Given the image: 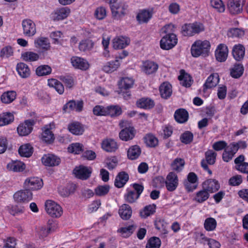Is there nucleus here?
<instances>
[{"label":"nucleus","mask_w":248,"mask_h":248,"mask_svg":"<svg viewBox=\"0 0 248 248\" xmlns=\"http://www.w3.org/2000/svg\"><path fill=\"white\" fill-rule=\"evenodd\" d=\"M210 48V43L208 41L198 40L192 45L191 53L194 57L200 56L205 57L209 55Z\"/></svg>","instance_id":"1"},{"label":"nucleus","mask_w":248,"mask_h":248,"mask_svg":"<svg viewBox=\"0 0 248 248\" xmlns=\"http://www.w3.org/2000/svg\"><path fill=\"white\" fill-rule=\"evenodd\" d=\"M204 30L203 25L200 23L195 22L186 24L182 27V33L184 36H193Z\"/></svg>","instance_id":"2"},{"label":"nucleus","mask_w":248,"mask_h":248,"mask_svg":"<svg viewBox=\"0 0 248 248\" xmlns=\"http://www.w3.org/2000/svg\"><path fill=\"white\" fill-rule=\"evenodd\" d=\"M109 186L108 185L98 186L94 189L95 194L98 196H104L108 192Z\"/></svg>","instance_id":"62"},{"label":"nucleus","mask_w":248,"mask_h":248,"mask_svg":"<svg viewBox=\"0 0 248 248\" xmlns=\"http://www.w3.org/2000/svg\"><path fill=\"white\" fill-rule=\"evenodd\" d=\"M71 62L75 68L82 70H86L89 67V64L86 60L77 56L72 57Z\"/></svg>","instance_id":"17"},{"label":"nucleus","mask_w":248,"mask_h":248,"mask_svg":"<svg viewBox=\"0 0 248 248\" xmlns=\"http://www.w3.org/2000/svg\"><path fill=\"white\" fill-rule=\"evenodd\" d=\"M219 82L218 76L217 74H212L208 77L204 84V89H210L215 87Z\"/></svg>","instance_id":"38"},{"label":"nucleus","mask_w":248,"mask_h":248,"mask_svg":"<svg viewBox=\"0 0 248 248\" xmlns=\"http://www.w3.org/2000/svg\"><path fill=\"white\" fill-rule=\"evenodd\" d=\"M161 245L160 239L156 237H151L148 241L146 248H159Z\"/></svg>","instance_id":"58"},{"label":"nucleus","mask_w":248,"mask_h":248,"mask_svg":"<svg viewBox=\"0 0 248 248\" xmlns=\"http://www.w3.org/2000/svg\"><path fill=\"white\" fill-rule=\"evenodd\" d=\"M138 107L144 109H150L155 106L154 102L148 98H142L137 102Z\"/></svg>","instance_id":"34"},{"label":"nucleus","mask_w":248,"mask_h":248,"mask_svg":"<svg viewBox=\"0 0 248 248\" xmlns=\"http://www.w3.org/2000/svg\"><path fill=\"white\" fill-rule=\"evenodd\" d=\"M102 148L108 152H112L118 148V145L114 140L107 139L103 141Z\"/></svg>","instance_id":"29"},{"label":"nucleus","mask_w":248,"mask_h":248,"mask_svg":"<svg viewBox=\"0 0 248 248\" xmlns=\"http://www.w3.org/2000/svg\"><path fill=\"white\" fill-rule=\"evenodd\" d=\"M39 57L38 54L31 51H27L21 54V58L25 61H36L39 59Z\"/></svg>","instance_id":"52"},{"label":"nucleus","mask_w":248,"mask_h":248,"mask_svg":"<svg viewBox=\"0 0 248 248\" xmlns=\"http://www.w3.org/2000/svg\"><path fill=\"white\" fill-rule=\"evenodd\" d=\"M140 196L136 193L135 191H129L124 195L125 201L129 203L134 202Z\"/></svg>","instance_id":"64"},{"label":"nucleus","mask_w":248,"mask_h":248,"mask_svg":"<svg viewBox=\"0 0 248 248\" xmlns=\"http://www.w3.org/2000/svg\"><path fill=\"white\" fill-rule=\"evenodd\" d=\"M132 209L130 206L126 204H123L119 210V214L124 220H127L130 218L132 215Z\"/></svg>","instance_id":"32"},{"label":"nucleus","mask_w":248,"mask_h":248,"mask_svg":"<svg viewBox=\"0 0 248 248\" xmlns=\"http://www.w3.org/2000/svg\"><path fill=\"white\" fill-rule=\"evenodd\" d=\"M185 164V162L183 159L176 158L171 163L170 166L173 170L179 172L183 170Z\"/></svg>","instance_id":"46"},{"label":"nucleus","mask_w":248,"mask_h":248,"mask_svg":"<svg viewBox=\"0 0 248 248\" xmlns=\"http://www.w3.org/2000/svg\"><path fill=\"white\" fill-rule=\"evenodd\" d=\"M94 15L97 19L102 20L107 16L106 10L103 7H98L95 10Z\"/></svg>","instance_id":"63"},{"label":"nucleus","mask_w":248,"mask_h":248,"mask_svg":"<svg viewBox=\"0 0 248 248\" xmlns=\"http://www.w3.org/2000/svg\"><path fill=\"white\" fill-rule=\"evenodd\" d=\"M151 17V13L144 10L141 11L138 14L137 19L140 23H143L147 22Z\"/></svg>","instance_id":"47"},{"label":"nucleus","mask_w":248,"mask_h":248,"mask_svg":"<svg viewBox=\"0 0 248 248\" xmlns=\"http://www.w3.org/2000/svg\"><path fill=\"white\" fill-rule=\"evenodd\" d=\"M217 153L212 150H208L205 153L206 160H202L201 162V166L204 170H207L209 174H212V171L209 169L207 163L213 165L215 163Z\"/></svg>","instance_id":"11"},{"label":"nucleus","mask_w":248,"mask_h":248,"mask_svg":"<svg viewBox=\"0 0 248 248\" xmlns=\"http://www.w3.org/2000/svg\"><path fill=\"white\" fill-rule=\"evenodd\" d=\"M42 161L45 166L52 167L58 165L61 162V160L59 157L56 155L48 154L42 157Z\"/></svg>","instance_id":"18"},{"label":"nucleus","mask_w":248,"mask_h":248,"mask_svg":"<svg viewBox=\"0 0 248 248\" xmlns=\"http://www.w3.org/2000/svg\"><path fill=\"white\" fill-rule=\"evenodd\" d=\"M26 168L25 164L20 161H12L7 165V169L9 171L14 172H21L23 171Z\"/></svg>","instance_id":"23"},{"label":"nucleus","mask_w":248,"mask_h":248,"mask_svg":"<svg viewBox=\"0 0 248 248\" xmlns=\"http://www.w3.org/2000/svg\"><path fill=\"white\" fill-rule=\"evenodd\" d=\"M71 12L70 9L67 7L58 8L52 13L54 20H61L66 18Z\"/></svg>","instance_id":"16"},{"label":"nucleus","mask_w":248,"mask_h":248,"mask_svg":"<svg viewBox=\"0 0 248 248\" xmlns=\"http://www.w3.org/2000/svg\"><path fill=\"white\" fill-rule=\"evenodd\" d=\"M180 84L186 87H189L191 85V77L187 73H185L184 70L181 71V74L178 77Z\"/></svg>","instance_id":"40"},{"label":"nucleus","mask_w":248,"mask_h":248,"mask_svg":"<svg viewBox=\"0 0 248 248\" xmlns=\"http://www.w3.org/2000/svg\"><path fill=\"white\" fill-rule=\"evenodd\" d=\"M94 45L93 42L89 39L81 41L79 44V49L81 51H86L92 49Z\"/></svg>","instance_id":"51"},{"label":"nucleus","mask_w":248,"mask_h":248,"mask_svg":"<svg viewBox=\"0 0 248 248\" xmlns=\"http://www.w3.org/2000/svg\"><path fill=\"white\" fill-rule=\"evenodd\" d=\"M211 5L219 13L224 12L225 7L221 0H211Z\"/></svg>","instance_id":"59"},{"label":"nucleus","mask_w":248,"mask_h":248,"mask_svg":"<svg viewBox=\"0 0 248 248\" xmlns=\"http://www.w3.org/2000/svg\"><path fill=\"white\" fill-rule=\"evenodd\" d=\"M129 43L130 40L127 37H117L113 40V47L115 49H123L127 46Z\"/></svg>","instance_id":"21"},{"label":"nucleus","mask_w":248,"mask_h":248,"mask_svg":"<svg viewBox=\"0 0 248 248\" xmlns=\"http://www.w3.org/2000/svg\"><path fill=\"white\" fill-rule=\"evenodd\" d=\"M19 155L23 157H29L33 153V147L30 144H24L18 149Z\"/></svg>","instance_id":"39"},{"label":"nucleus","mask_w":248,"mask_h":248,"mask_svg":"<svg viewBox=\"0 0 248 248\" xmlns=\"http://www.w3.org/2000/svg\"><path fill=\"white\" fill-rule=\"evenodd\" d=\"M48 85L54 88L59 94H62L63 93L64 87L59 81L53 78L49 79L48 80Z\"/></svg>","instance_id":"44"},{"label":"nucleus","mask_w":248,"mask_h":248,"mask_svg":"<svg viewBox=\"0 0 248 248\" xmlns=\"http://www.w3.org/2000/svg\"><path fill=\"white\" fill-rule=\"evenodd\" d=\"M228 48L224 44L218 45L215 50V55L216 60L219 62H225L228 56Z\"/></svg>","instance_id":"12"},{"label":"nucleus","mask_w":248,"mask_h":248,"mask_svg":"<svg viewBox=\"0 0 248 248\" xmlns=\"http://www.w3.org/2000/svg\"><path fill=\"white\" fill-rule=\"evenodd\" d=\"M244 72V67L241 64H236L231 70V75L234 78L240 77Z\"/></svg>","instance_id":"50"},{"label":"nucleus","mask_w":248,"mask_h":248,"mask_svg":"<svg viewBox=\"0 0 248 248\" xmlns=\"http://www.w3.org/2000/svg\"><path fill=\"white\" fill-rule=\"evenodd\" d=\"M180 139L182 143L187 144L192 141L193 135L191 132L187 131L181 135Z\"/></svg>","instance_id":"60"},{"label":"nucleus","mask_w":248,"mask_h":248,"mask_svg":"<svg viewBox=\"0 0 248 248\" xmlns=\"http://www.w3.org/2000/svg\"><path fill=\"white\" fill-rule=\"evenodd\" d=\"M209 196V192L204 188L196 193L193 200L198 203H201L206 201Z\"/></svg>","instance_id":"35"},{"label":"nucleus","mask_w":248,"mask_h":248,"mask_svg":"<svg viewBox=\"0 0 248 248\" xmlns=\"http://www.w3.org/2000/svg\"><path fill=\"white\" fill-rule=\"evenodd\" d=\"M76 188V185L74 184H69L65 187L59 188V191L61 196L63 197H68L71 194L74 192Z\"/></svg>","instance_id":"45"},{"label":"nucleus","mask_w":248,"mask_h":248,"mask_svg":"<svg viewBox=\"0 0 248 248\" xmlns=\"http://www.w3.org/2000/svg\"><path fill=\"white\" fill-rule=\"evenodd\" d=\"M171 85L168 82H163L159 87L161 96L164 99H168L172 94Z\"/></svg>","instance_id":"24"},{"label":"nucleus","mask_w":248,"mask_h":248,"mask_svg":"<svg viewBox=\"0 0 248 248\" xmlns=\"http://www.w3.org/2000/svg\"><path fill=\"white\" fill-rule=\"evenodd\" d=\"M16 68L19 76L23 78H26L30 75V70L28 66L23 62L18 63Z\"/></svg>","instance_id":"37"},{"label":"nucleus","mask_w":248,"mask_h":248,"mask_svg":"<svg viewBox=\"0 0 248 248\" xmlns=\"http://www.w3.org/2000/svg\"><path fill=\"white\" fill-rule=\"evenodd\" d=\"M174 117L178 123H184L188 120V113L185 109L179 108L175 111Z\"/></svg>","instance_id":"26"},{"label":"nucleus","mask_w":248,"mask_h":248,"mask_svg":"<svg viewBox=\"0 0 248 248\" xmlns=\"http://www.w3.org/2000/svg\"><path fill=\"white\" fill-rule=\"evenodd\" d=\"M128 180V174L124 171H121L116 176L114 181V185L118 188L123 187Z\"/></svg>","instance_id":"22"},{"label":"nucleus","mask_w":248,"mask_h":248,"mask_svg":"<svg viewBox=\"0 0 248 248\" xmlns=\"http://www.w3.org/2000/svg\"><path fill=\"white\" fill-rule=\"evenodd\" d=\"M167 189L169 191H173L178 186V178L177 174L171 171L168 173L165 180Z\"/></svg>","instance_id":"8"},{"label":"nucleus","mask_w":248,"mask_h":248,"mask_svg":"<svg viewBox=\"0 0 248 248\" xmlns=\"http://www.w3.org/2000/svg\"><path fill=\"white\" fill-rule=\"evenodd\" d=\"M134 83V79L131 78L124 77L118 82L119 88L121 90H127L132 88Z\"/></svg>","instance_id":"33"},{"label":"nucleus","mask_w":248,"mask_h":248,"mask_svg":"<svg viewBox=\"0 0 248 248\" xmlns=\"http://www.w3.org/2000/svg\"><path fill=\"white\" fill-rule=\"evenodd\" d=\"M217 221L213 217H208L206 218L204 223V227L207 231H213L217 227Z\"/></svg>","instance_id":"54"},{"label":"nucleus","mask_w":248,"mask_h":248,"mask_svg":"<svg viewBox=\"0 0 248 248\" xmlns=\"http://www.w3.org/2000/svg\"><path fill=\"white\" fill-rule=\"evenodd\" d=\"M13 197L16 202L26 203L31 200L32 194L30 191L26 189L25 190H20L16 192Z\"/></svg>","instance_id":"10"},{"label":"nucleus","mask_w":248,"mask_h":248,"mask_svg":"<svg viewBox=\"0 0 248 248\" xmlns=\"http://www.w3.org/2000/svg\"><path fill=\"white\" fill-rule=\"evenodd\" d=\"M156 205L154 204L147 205L140 211V216L142 218H146L154 214L155 212Z\"/></svg>","instance_id":"41"},{"label":"nucleus","mask_w":248,"mask_h":248,"mask_svg":"<svg viewBox=\"0 0 248 248\" xmlns=\"http://www.w3.org/2000/svg\"><path fill=\"white\" fill-rule=\"evenodd\" d=\"M92 171L91 168L83 166L77 167L73 170V173L76 177L81 180H86L89 178Z\"/></svg>","instance_id":"13"},{"label":"nucleus","mask_w":248,"mask_h":248,"mask_svg":"<svg viewBox=\"0 0 248 248\" xmlns=\"http://www.w3.org/2000/svg\"><path fill=\"white\" fill-rule=\"evenodd\" d=\"M43 182L42 179L37 177L27 178L24 183V187L28 190H38L42 187Z\"/></svg>","instance_id":"5"},{"label":"nucleus","mask_w":248,"mask_h":248,"mask_svg":"<svg viewBox=\"0 0 248 248\" xmlns=\"http://www.w3.org/2000/svg\"><path fill=\"white\" fill-rule=\"evenodd\" d=\"M14 120V115L10 112H6L0 114V126L8 125Z\"/></svg>","instance_id":"36"},{"label":"nucleus","mask_w":248,"mask_h":248,"mask_svg":"<svg viewBox=\"0 0 248 248\" xmlns=\"http://www.w3.org/2000/svg\"><path fill=\"white\" fill-rule=\"evenodd\" d=\"M51 72V68L48 65H44L39 66L36 70V73L39 76L49 75Z\"/></svg>","instance_id":"56"},{"label":"nucleus","mask_w":248,"mask_h":248,"mask_svg":"<svg viewBox=\"0 0 248 248\" xmlns=\"http://www.w3.org/2000/svg\"><path fill=\"white\" fill-rule=\"evenodd\" d=\"M141 150L138 145L130 147L127 151V156L129 159L134 160L137 159L140 155Z\"/></svg>","instance_id":"42"},{"label":"nucleus","mask_w":248,"mask_h":248,"mask_svg":"<svg viewBox=\"0 0 248 248\" xmlns=\"http://www.w3.org/2000/svg\"><path fill=\"white\" fill-rule=\"evenodd\" d=\"M83 145L82 144L79 143H75L71 144L68 147V151L71 153H74L75 154H79L83 151Z\"/></svg>","instance_id":"57"},{"label":"nucleus","mask_w":248,"mask_h":248,"mask_svg":"<svg viewBox=\"0 0 248 248\" xmlns=\"http://www.w3.org/2000/svg\"><path fill=\"white\" fill-rule=\"evenodd\" d=\"M137 226L134 224L127 227H122L118 230V232L121 234V235L124 238L130 236L135 231Z\"/></svg>","instance_id":"43"},{"label":"nucleus","mask_w":248,"mask_h":248,"mask_svg":"<svg viewBox=\"0 0 248 248\" xmlns=\"http://www.w3.org/2000/svg\"><path fill=\"white\" fill-rule=\"evenodd\" d=\"M34 124L33 120H27L22 123L17 127V130L18 134L21 136L29 135L32 130V125Z\"/></svg>","instance_id":"14"},{"label":"nucleus","mask_w":248,"mask_h":248,"mask_svg":"<svg viewBox=\"0 0 248 248\" xmlns=\"http://www.w3.org/2000/svg\"><path fill=\"white\" fill-rule=\"evenodd\" d=\"M110 8L113 17L119 19L124 15L127 5L124 2H120L112 4Z\"/></svg>","instance_id":"9"},{"label":"nucleus","mask_w":248,"mask_h":248,"mask_svg":"<svg viewBox=\"0 0 248 248\" xmlns=\"http://www.w3.org/2000/svg\"><path fill=\"white\" fill-rule=\"evenodd\" d=\"M45 209L47 213L53 217H59L63 213L61 206L51 200H47L46 202Z\"/></svg>","instance_id":"3"},{"label":"nucleus","mask_w":248,"mask_h":248,"mask_svg":"<svg viewBox=\"0 0 248 248\" xmlns=\"http://www.w3.org/2000/svg\"><path fill=\"white\" fill-rule=\"evenodd\" d=\"M245 0H228L227 8L230 14L236 15L240 13L243 10V5Z\"/></svg>","instance_id":"6"},{"label":"nucleus","mask_w":248,"mask_h":248,"mask_svg":"<svg viewBox=\"0 0 248 248\" xmlns=\"http://www.w3.org/2000/svg\"><path fill=\"white\" fill-rule=\"evenodd\" d=\"M16 93L14 91H8L3 93L1 96V100L3 103L9 104L13 102L16 97Z\"/></svg>","instance_id":"48"},{"label":"nucleus","mask_w":248,"mask_h":248,"mask_svg":"<svg viewBox=\"0 0 248 248\" xmlns=\"http://www.w3.org/2000/svg\"><path fill=\"white\" fill-rule=\"evenodd\" d=\"M177 43L176 35L174 33H168L161 39L160 46L162 49L169 50L173 48Z\"/></svg>","instance_id":"4"},{"label":"nucleus","mask_w":248,"mask_h":248,"mask_svg":"<svg viewBox=\"0 0 248 248\" xmlns=\"http://www.w3.org/2000/svg\"><path fill=\"white\" fill-rule=\"evenodd\" d=\"M245 48L241 44L235 45L232 50V54L234 59L237 61H241L244 59Z\"/></svg>","instance_id":"19"},{"label":"nucleus","mask_w":248,"mask_h":248,"mask_svg":"<svg viewBox=\"0 0 248 248\" xmlns=\"http://www.w3.org/2000/svg\"><path fill=\"white\" fill-rule=\"evenodd\" d=\"M83 102L82 100H71L67 103L63 107L65 111H76L80 112L82 110Z\"/></svg>","instance_id":"15"},{"label":"nucleus","mask_w":248,"mask_h":248,"mask_svg":"<svg viewBox=\"0 0 248 248\" xmlns=\"http://www.w3.org/2000/svg\"><path fill=\"white\" fill-rule=\"evenodd\" d=\"M120 65V63L118 60L116 59L107 62L103 67L102 70L106 73H112L116 71Z\"/></svg>","instance_id":"25"},{"label":"nucleus","mask_w":248,"mask_h":248,"mask_svg":"<svg viewBox=\"0 0 248 248\" xmlns=\"http://www.w3.org/2000/svg\"><path fill=\"white\" fill-rule=\"evenodd\" d=\"M107 109V115L111 117L119 116L122 113V109L119 106H108Z\"/></svg>","instance_id":"53"},{"label":"nucleus","mask_w":248,"mask_h":248,"mask_svg":"<svg viewBox=\"0 0 248 248\" xmlns=\"http://www.w3.org/2000/svg\"><path fill=\"white\" fill-rule=\"evenodd\" d=\"M144 140L147 146L154 147L158 144V140L154 135H147L144 138Z\"/></svg>","instance_id":"61"},{"label":"nucleus","mask_w":248,"mask_h":248,"mask_svg":"<svg viewBox=\"0 0 248 248\" xmlns=\"http://www.w3.org/2000/svg\"><path fill=\"white\" fill-rule=\"evenodd\" d=\"M135 136L134 129L133 127L125 128L120 132V138L124 141L132 140Z\"/></svg>","instance_id":"31"},{"label":"nucleus","mask_w":248,"mask_h":248,"mask_svg":"<svg viewBox=\"0 0 248 248\" xmlns=\"http://www.w3.org/2000/svg\"><path fill=\"white\" fill-rule=\"evenodd\" d=\"M241 147H246V144L245 142L240 141L235 143H232L230 144L226 149L229 150V151L232 153L233 155H234V154H235L238 151V149Z\"/></svg>","instance_id":"55"},{"label":"nucleus","mask_w":248,"mask_h":248,"mask_svg":"<svg viewBox=\"0 0 248 248\" xmlns=\"http://www.w3.org/2000/svg\"><path fill=\"white\" fill-rule=\"evenodd\" d=\"M42 140L47 143H51L54 140L55 138L52 132L49 128L46 129L42 134Z\"/></svg>","instance_id":"49"},{"label":"nucleus","mask_w":248,"mask_h":248,"mask_svg":"<svg viewBox=\"0 0 248 248\" xmlns=\"http://www.w3.org/2000/svg\"><path fill=\"white\" fill-rule=\"evenodd\" d=\"M158 66L155 62L147 61L143 62L142 70L146 74H151L155 72L158 69Z\"/></svg>","instance_id":"27"},{"label":"nucleus","mask_w":248,"mask_h":248,"mask_svg":"<svg viewBox=\"0 0 248 248\" xmlns=\"http://www.w3.org/2000/svg\"><path fill=\"white\" fill-rule=\"evenodd\" d=\"M23 34L27 36L31 37L36 33V25L33 21L30 19H24L22 22Z\"/></svg>","instance_id":"7"},{"label":"nucleus","mask_w":248,"mask_h":248,"mask_svg":"<svg viewBox=\"0 0 248 248\" xmlns=\"http://www.w3.org/2000/svg\"><path fill=\"white\" fill-rule=\"evenodd\" d=\"M34 45L36 48L44 50H48L50 47V43L47 38L40 37L34 40Z\"/></svg>","instance_id":"30"},{"label":"nucleus","mask_w":248,"mask_h":248,"mask_svg":"<svg viewBox=\"0 0 248 248\" xmlns=\"http://www.w3.org/2000/svg\"><path fill=\"white\" fill-rule=\"evenodd\" d=\"M203 185L204 188L208 192L210 193L215 192L220 188V185L218 182L215 179H208L204 182Z\"/></svg>","instance_id":"20"},{"label":"nucleus","mask_w":248,"mask_h":248,"mask_svg":"<svg viewBox=\"0 0 248 248\" xmlns=\"http://www.w3.org/2000/svg\"><path fill=\"white\" fill-rule=\"evenodd\" d=\"M69 131L74 135H82L84 131L83 126L81 124L74 122L69 124L68 126Z\"/></svg>","instance_id":"28"}]
</instances>
